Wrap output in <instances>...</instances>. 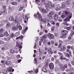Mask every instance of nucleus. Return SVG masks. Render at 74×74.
<instances>
[{
  "mask_svg": "<svg viewBox=\"0 0 74 74\" xmlns=\"http://www.w3.org/2000/svg\"><path fill=\"white\" fill-rule=\"evenodd\" d=\"M38 72V69H36L35 71V73L36 74H37Z\"/></svg>",
  "mask_w": 74,
  "mask_h": 74,
  "instance_id": "obj_45",
  "label": "nucleus"
},
{
  "mask_svg": "<svg viewBox=\"0 0 74 74\" xmlns=\"http://www.w3.org/2000/svg\"><path fill=\"white\" fill-rule=\"evenodd\" d=\"M5 63L7 65H10V64H11V61H6L5 62Z\"/></svg>",
  "mask_w": 74,
  "mask_h": 74,
  "instance_id": "obj_12",
  "label": "nucleus"
},
{
  "mask_svg": "<svg viewBox=\"0 0 74 74\" xmlns=\"http://www.w3.org/2000/svg\"><path fill=\"white\" fill-rule=\"evenodd\" d=\"M47 36L50 39H53L54 38V36L50 33H48L47 34Z\"/></svg>",
  "mask_w": 74,
  "mask_h": 74,
  "instance_id": "obj_6",
  "label": "nucleus"
},
{
  "mask_svg": "<svg viewBox=\"0 0 74 74\" xmlns=\"http://www.w3.org/2000/svg\"><path fill=\"white\" fill-rule=\"evenodd\" d=\"M28 73H30V74L33 73V71H28Z\"/></svg>",
  "mask_w": 74,
  "mask_h": 74,
  "instance_id": "obj_57",
  "label": "nucleus"
},
{
  "mask_svg": "<svg viewBox=\"0 0 74 74\" xmlns=\"http://www.w3.org/2000/svg\"><path fill=\"white\" fill-rule=\"evenodd\" d=\"M12 29L13 30H17V28H16L15 26L13 27Z\"/></svg>",
  "mask_w": 74,
  "mask_h": 74,
  "instance_id": "obj_27",
  "label": "nucleus"
},
{
  "mask_svg": "<svg viewBox=\"0 0 74 74\" xmlns=\"http://www.w3.org/2000/svg\"><path fill=\"white\" fill-rule=\"evenodd\" d=\"M49 66L50 69L52 70L54 68V65L53 63H50L49 64Z\"/></svg>",
  "mask_w": 74,
  "mask_h": 74,
  "instance_id": "obj_7",
  "label": "nucleus"
},
{
  "mask_svg": "<svg viewBox=\"0 0 74 74\" xmlns=\"http://www.w3.org/2000/svg\"><path fill=\"white\" fill-rule=\"evenodd\" d=\"M10 52L12 53H14V52H15V50L14 49H11Z\"/></svg>",
  "mask_w": 74,
  "mask_h": 74,
  "instance_id": "obj_29",
  "label": "nucleus"
},
{
  "mask_svg": "<svg viewBox=\"0 0 74 74\" xmlns=\"http://www.w3.org/2000/svg\"><path fill=\"white\" fill-rule=\"evenodd\" d=\"M63 59H64V60H66V61H69V59L66 58H62V60Z\"/></svg>",
  "mask_w": 74,
  "mask_h": 74,
  "instance_id": "obj_42",
  "label": "nucleus"
},
{
  "mask_svg": "<svg viewBox=\"0 0 74 74\" xmlns=\"http://www.w3.org/2000/svg\"><path fill=\"white\" fill-rule=\"evenodd\" d=\"M63 12L65 13L66 15H68V14H69V12H67L66 11H64Z\"/></svg>",
  "mask_w": 74,
  "mask_h": 74,
  "instance_id": "obj_39",
  "label": "nucleus"
},
{
  "mask_svg": "<svg viewBox=\"0 0 74 74\" xmlns=\"http://www.w3.org/2000/svg\"><path fill=\"white\" fill-rule=\"evenodd\" d=\"M19 30H22V27L21 26H20L18 28Z\"/></svg>",
  "mask_w": 74,
  "mask_h": 74,
  "instance_id": "obj_50",
  "label": "nucleus"
},
{
  "mask_svg": "<svg viewBox=\"0 0 74 74\" xmlns=\"http://www.w3.org/2000/svg\"><path fill=\"white\" fill-rule=\"evenodd\" d=\"M3 13V15H5L7 14V11H4L3 12L1 11L0 12V15H1V14Z\"/></svg>",
  "mask_w": 74,
  "mask_h": 74,
  "instance_id": "obj_18",
  "label": "nucleus"
},
{
  "mask_svg": "<svg viewBox=\"0 0 74 74\" xmlns=\"http://www.w3.org/2000/svg\"><path fill=\"white\" fill-rule=\"evenodd\" d=\"M28 29H27V27H26L25 29V30L24 31H23L22 33H23V34H25V32Z\"/></svg>",
  "mask_w": 74,
  "mask_h": 74,
  "instance_id": "obj_28",
  "label": "nucleus"
},
{
  "mask_svg": "<svg viewBox=\"0 0 74 74\" xmlns=\"http://www.w3.org/2000/svg\"><path fill=\"white\" fill-rule=\"evenodd\" d=\"M14 17L12 16H10L9 18V20L10 21H14Z\"/></svg>",
  "mask_w": 74,
  "mask_h": 74,
  "instance_id": "obj_11",
  "label": "nucleus"
},
{
  "mask_svg": "<svg viewBox=\"0 0 74 74\" xmlns=\"http://www.w3.org/2000/svg\"><path fill=\"white\" fill-rule=\"evenodd\" d=\"M41 3L44 4L45 3V0H41Z\"/></svg>",
  "mask_w": 74,
  "mask_h": 74,
  "instance_id": "obj_47",
  "label": "nucleus"
},
{
  "mask_svg": "<svg viewBox=\"0 0 74 74\" xmlns=\"http://www.w3.org/2000/svg\"><path fill=\"white\" fill-rule=\"evenodd\" d=\"M55 20V19L54 18L50 19H49V21H50L51 23H52L54 22Z\"/></svg>",
  "mask_w": 74,
  "mask_h": 74,
  "instance_id": "obj_22",
  "label": "nucleus"
},
{
  "mask_svg": "<svg viewBox=\"0 0 74 74\" xmlns=\"http://www.w3.org/2000/svg\"><path fill=\"white\" fill-rule=\"evenodd\" d=\"M61 70L62 71H64V70H65V68H64V66L63 65H62L61 66Z\"/></svg>",
  "mask_w": 74,
  "mask_h": 74,
  "instance_id": "obj_24",
  "label": "nucleus"
},
{
  "mask_svg": "<svg viewBox=\"0 0 74 74\" xmlns=\"http://www.w3.org/2000/svg\"><path fill=\"white\" fill-rule=\"evenodd\" d=\"M4 42L3 41H0V44H3Z\"/></svg>",
  "mask_w": 74,
  "mask_h": 74,
  "instance_id": "obj_53",
  "label": "nucleus"
},
{
  "mask_svg": "<svg viewBox=\"0 0 74 74\" xmlns=\"http://www.w3.org/2000/svg\"><path fill=\"white\" fill-rule=\"evenodd\" d=\"M5 35V34L3 32H1V34L0 37H3Z\"/></svg>",
  "mask_w": 74,
  "mask_h": 74,
  "instance_id": "obj_31",
  "label": "nucleus"
},
{
  "mask_svg": "<svg viewBox=\"0 0 74 74\" xmlns=\"http://www.w3.org/2000/svg\"><path fill=\"white\" fill-rule=\"evenodd\" d=\"M14 22L16 23H17L19 22V20L18 19H16L15 20Z\"/></svg>",
  "mask_w": 74,
  "mask_h": 74,
  "instance_id": "obj_37",
  "label": "nucleus"
},
{
  "mask_svg": "<svg viewBox=\"0 0 74 74\" xmlns=\"http://www.w3.org/2000/svg\"><path fill=\"white\" fill-rule=\"evenodd\" d=\"M43 23H46V20L45 19V20H43Z\"/></svg>",
  "mask_w": 74,
  "mask_h": 74,
  "instance_id": "obj_60",
  "label": "nucleus"
},
{
  "mask_svg": "<svg viewBox=\"0 0 74 74\" xmlns=\"http://www.w3.org/2000/svg\"><path fill=\"white\" fill-rule=\"evenodd\" d=\"M63 24H64V25H66V26H68V25H69V24H68L66 22H64L63 23Z\"/></svg>",
  "mask_w": 74,
  "mask_h": 74,
  "instance_id": "obj_36",
  "label": "nucleus"
},
{
  "mask_svg": "<svg viewBox=\"0 0 74 74\" xmlns=\"http://www.w3.org/2000/svg\"><path fill=\"white\" fill-rule=\"evenodd\" d=\"M3 32V29L1 28L0 29V33H1V32Z\"/></svg>",
  "mask_w": 74,
  "mask_h": 74,
  "instance_id": "obj_49",
  "label": "nucleus"
},
{
  "mask_svg": "<svg viewBox=\"0 0 74 74\" xmlns=\"http://www.w3.org/2000/svg\"><path fill=\"white\" fill-rule=\"evenodd\" d=\"M12 5H18V3L16 2H13L11 3Z\"/></svg>",
  "mask_w": 74,
  "mask_h": 74,
  "instance_id": "obj_23",
  "label": "nucleus"
},
{
  "mask_svg": "<svg viewBox=\"0 0 74 74\" xmlns=\"http://www.w3.org/2000/svg\"><path fill=\"white\" fill-rule=\"evenodd\" d=\"M74 35V32H72L71 34L70 35V37H73V35Z\"/></svg>",
  "mask_w": 74,
  "mask_h": 74,
  "instance_id": "obj_34",
  "label": "nucleus"
},
{
  "mask_svg": "<svg viewBox=\"0 0 74 74\" xmlns=\"http://www.w3.org/2000/svg\"><path fill=\"white\" fill-rule=\"evenodd\" d=\"M47 45H51V42H47Z\"/></svg>",
  "mask_w": 74,
  "mask_h": 74,
  "instance_id": "obj_58",
  "label": "nucleus"
},
{
  "mask_svg": "<svg viewBox=\"0 0 74 74\" xmlns=\"http://www.w3.org/2000/svg\"><path fill=\"white\" fill-rule=\"evenodd\" d=\"M47 16L49 18H52V16L49 13L47 14Z\"/></svg>",
  "mask_w": 74,
  "mask_h": 74,
  "instance_id": "obj_25",
  "label": "nucleus"
},
{
  "mask_svg": "<svg viewBox=\"0 0 74 74\" xmlns=\"http://www.w3.org/2000/svg\"><path fill=\"white\" fill-rule=\"evenodd\" d=\"M68 31L66 30H62L61 32V34L63 36H60V38H66V35L67 34V33H68Z\"/></svg>",
  "mask_w": 74,
  "mask_h": 74,
  "instance_id": "obj_2",
  "label": "nucleus"
},
{
  "mask_svg": "<svg viewBox=\"0 0 74 74\" xmlns=\"http://www.w3.org/2000/svg\"><path fill=\"white\" fill-rule=\"evenodd\" d=\"M49 14L51 15H53V12L52 11H51V12H50V13H49Z\"/></svg>",
  "mask_w": 74,
  "mask_h": 74,
  "instance_id": "obj_46",
  "label": "nucleus"
},
{
  "mask_svg": "<svg viewBox=\"0 0 74 74\" xmlns=\"http://www.w3.org/2000/svg\"><path fill=\"white\" fill-rule=\"evenodd\" d=\"M45 5L47 10H48L49 8H55V4H52V2L48 1H47V3H45Z\"/></svg>",
  "mask_w": 74,
  "mask_h": 74,
  "instance_id": "obj_1",
  "label": "nucleus"
},
{
  "mask_svg": "<svg viewBox=\"0 0 74 74\" xmlns=\"http://www.w3.org/2000/svg\"><path fill=\"white\" fill-rule=\"evenodd\" d=\"M67 52L68 53H69V55H71V51L70 49H67L66 50Z\"/></svg>",
  "mask_w": 74,
  "mask_h": 74,
  "instance_id": "obj_20",
  "label": "nucleus"
},
{
  "mask_svg": "<svg viewBox=\"0 0 74 74\" xmlns=\"http://www.w3.org/2000/svg\"><path fill=\"white\" fill-rule=\"evenodd\" d=\"M56 26L57 27H58V26H59V23H56Z\"/></svg>",
  "mask_w": 74,
  "mask_h": 74,
  "instance_id": "obj_51",
  "label": "nucleus"
},
{
  "mask_svg": "<svg viewBox=\"0 0 74 74\" xmlns=\"http://www.w3.org/2000/svg\"><path fill=\"white\" fill-rule=\"evenodd\" d=\"M67 48H68V49H70V48H71V46H68L67 47Z\"/></svg>",
  "mask_w": 74,
  "mask_h": 74,
  "instance_id": "obj_62",
  "label": "nucleus"
},
{
  "mask_svg": "<svg viewBox=\"0 0 74 74\" xmlns=\"http://www.w3.org/2000/svg\"><path fill=\"white\" fill-rule=\"evenodd\" d=\"M47 26L48 27H51V25L49 23H48L47 24Z\"/></svg>",
  "mask_w": 74,
  "mask_h": 74,
  "instance_id": "obj_43",
  "label": "nucleus"
},
{
  "mask_svg": "<svg viewBox=\"0 0 74 74\" xmlns=\"http://www.w3.org/2000/svg\"><path fill=\"white\" fill-rule=\"evenodd\" d=\"M23 18L24 19H26V20H28V18L27 17V16L26 15L23 16Z\"/></svg>",
  "mask_w": 74,
  "mask_h": 74,
  "instance_id": "obj_32",
  "label": "nucleus"
},
{
  "mask_svg": "<svg viewBox=\"0 0 74 74\" xmlns=\"http://www.w3.org/2000/svg\"><path fill=\"white\" fill-rule=\"evenodd\" d=\"M55 29V26H53L51 27V31H53Z\"/></svg>",
  "mask_w": 74,
  "mask_h": 74,
  "instance_id": "obj_35",
  "label": "nucleus"
},
{
  "mask_svg": "<svg viewBox=\"0 0 74 74\" xmlns=\"http://www.w3.org/2000/svg\"><path fill=\"white\" fill-rule=\"evenodd\" d=\"M71 17H72V14H71V13H69V16L67 17L66 18L64 19V21H70V18H71Z\"/></svg>",
  "mask_w": 74,
  "mask_h": 74,
  "instance_id": "obj_4",
  "label": "nucleus"
},
{
  "mask_svg": "<svg viewBox=\"0 0 74 74\" xmlns=\"http://www.w3.org/2000/svg\"><path fill=\"white\" fill-rule=\"evenodd\" d=\"M40 8V11H41V12H42V13H43V14H44V13H47V11L45 9L42 8L41 9H41L40 8Z\"/></svg>",
  "mask_w": 74,
  "mask_h": 74,
  "instance_id": "obj_9",
  "label": "nucleus"
},
{
  "mask_svg": "<svg viewBox=\"0 0 74 74\" xmlns=\"http://www.w3.org/2000/svg\"><path fill=\"white\" fill-rule=\"evenodd\" d=\"M60 49L61 50H62V51H64L66 49V48L65 47V46H61L60 47Z\"/></svg>",
  "mask_w": 74,
  "mask_h": 74,
  "instance_id": "obj_16",
  "label": "nucleus"
},
{
  "mask_svg": "<svg viewBox=\"0 0 74 74\" xmlns=\"http://www.w3.org/2000/svg\"><path fill=\"white\" fill-rule=\"evenodd\" d=\"M46 36L43 35L42 37L40 39V41L42 42H43V41L46 38Z\"/></svg>",
  "mask_w": 74,
  "mask_h": 74,
  "instance_id": "obj_10",
  "label": "nucleus"
},
{
  "mask_svg": "<svg viewBox=\"0 0 74 74\" xmlns=\"http://www.w3.org/2000/svg\"><path fill=\"white\" fill-rule=\"evenodd\" d=\"M14 34L13 33H12L11 34H10V37H14Z\"/></svg>",
  "mask_w": 74,
  "mask_h": 74,
  "instance_id": "obj_30",
  "label": "nucleus"
},
{
  "mask_svg": "<svg viewBox=\"0 0 74 74\" xmlns=\"http://www.w3.org/2000/svg\"><path fill=\"white\" fill-rule=\"evenodd\" d=\"M54 35L55 36H58V34L57 33H55Z\"/></svg>",
  "mask_w": 74,
  "mask_h": 74,
  "instance_id": "obj_59",
  "label": "nucleus"
},
{
  "mask_svg": "<svg viewBox=\"0 0 74 74\" xmlns=\"http://www.w3.org/2000/svg\"><path fill=\"white\" fill-rule=\"evenodd\" d=\"M7 70L9 72H11V71L13 72L14 71V69H12V67H10L7 69Z\"/></svg>",
  "mask_w": 74,
  "mask_h": 74,
  "instance_id": "obj_8",
  "label": "nucleus"
},
{
  "mask_svg": "<svg viewBox=\"0 0 74 74\" xmlns=\"http://www.w3.org/2000/svg\"><path fill=\"white\" fill-rule=\"evenodd\" d=\"M62 8H66V5L64 4H63L62 5Z\"/></svg>",
  "mask_w": 74,
  "mask_h": 74,
  "instance_id": "obj_38",
  "label": "nucleus"
},
{
  "mask_svg": "<svg viewBox=\"0 0 74 74\" xmlns=\"http://www.w3.org/2000/svg\"><path fill=\"white\" fill-rule=\"evenodd\" d=\"M66 56H67L68 58H69V53H67L66 54Z\"/></svg>",
  "mask_w": 74,
  "mask_h": 74,
  "instance_id": "obj_61",
  "label": "nucleus"
},
{
  "mask_svg": "<svg viewBox=\"0 0 74 74\" xmlns=\"http://www.w3.org/2000/svg\"><path fill=\"white\" fill-rule=\"evenodd\" d=\"M19 38L20 39H22V38H23V36H22V35L19 36Z\"/></svg>",
  "mask_w": 74,
  "mask_h": 74,
  "instance_id": "obj_52",
  "label": "nucleus"
},
{
  "mask_svg": "<svg viewBox=\"0 0 74 74\" xmlns=\"http://www.w3.org/2000/svg\"><path fill=\"white\" fill-rule=\"evenodd\" d=\"M48 52L49 54H51L52 53V49L51 48H49L48 50Z\"/></svg>",
  "mask_w": 74,
  "mask_h": 74,
  "instance_id": "obj_14",
  "label": "nucleus"
},
{
  "mask_svg": "<svg viewBox=\"0 0 74 74\" xmlns=\"http://www.w3.org/2000/svg\"><path fill=\"white\" fill-rule=\"evenodd\" d=\"M21 26H20V24L19 23H18L17 25V28H19Z\"/></svg>",
  "mask_w": 74,
  "mask_h": 74,
  "instance_id": "obj_44",
  "label": "nucleus"
},
{
  "mask_svg": "<svg viewBox=\"0 0 74 74\" xmlns=\"http://www.w3.org/2000/svg\"><path fill=\"white\" fill-rule=\"evenodd\" d=\"M3 74H7V71L6 70H3L2 71Z\"/></svg>",
  "mask_w": 74,
  "mask_h": 74,
  "instance_id": "obj_26",
  "label": "nucleus"
},
{
  "mask_svg": "<svg viewBox=\"0 0 74 74\" xmlns=\"http://www.w3.org/2000/svg\"><path fill=\"white\" fill-rule=\"evenodd\" d=\"M53 17L56 18V19H58V15L56 14H55L53 16Z\"/></svg>",
  "mask_w": 74,
  "mask_h": 74,
  "instance_id": "obj_21",
  "label": "nucleus"
},
{
  "mask_svg": "<svg viewBox=\"0 0 74 74\" xmlns=\"http://www.w3.org/2000/svg\"><path fill=\"white\" fill-rule=\"evenodd\" d=\"M34 60H35V62L36 64H37V60H36V58H35Z\"/></svg>",
  "mask_w": 74,
  "mask_h": 74,
  "instance_id": "obj_48",
  "label": "nucleus"
},
{
  "mask_svg": "<svg viewBox=\"0 0 74 74\" xmlns=\"http://www.w3.org/2000/svg\"><path fill=\"white\" fill-rule=\"evenodd\" d=\"M51 44H54V41L53 40L51 41Z\"/></svg>",
  "mask_w": 74,
  "mask_h": 74,
  "instance_id": "obj_55",
  "label": "nucleus"
},
{
  "mask_svg": "<svg viewBox=\"0 0 74 74\" xmlns=\"http://www.w3.org/2000/svg\"><path fill=\"white\" fill-rule=\"evenodd\" d=\"M11 24L9 22L7 23L6 24V26L7 27H11Z\"/></svg>",
  "mask_w": 74,
  "mask_h": 74,
  "instance_id": "obj_19",
  "label": "nucleus"
},
{
  "mask_svg": "<svg viewBox=\"0 0 74 74\" xmlns=\"http://www.w3.org/2000/svg\"><path fill=\"white\" fill-rule=\"evenodd\" d=\"M20 41H17L16 44V46L20 49H21V48H22V45H20Z\"/></svg>",
  "mask_w": 74,
  "mask_h": 74,
  "instance_id": "obj_5",
  "label": "nucleus"
},
{
  "mask_svg": "<svg viewBox=\"0 0 74 74\" xmlns=\"http://www.w3.org/2000/svg\"><path fill=\"white\" fill-rule=\"evenodd\" d=\"M34 16L36 17V18H37V16H38L40 19V21H42V16H41V15L40 14H39V12H38L37 14H35Z\"/></svg>",
  "mask_w": 74,
  "mask_h": 74,
  "instance_id": "obj_3",
  "label": "nucleus"
},
{
  "mask_svg": "<svg viewBox=\"0 0 74 74\" xmlns=\"http://www.w3.org/2000/svg\"><path fill=\"white\" fill-rule=\"evenodd\" d=\"M5 62V61L4 60H2L1 61V62L2 63H4Z\"/></svg>",
  "mask_w": 74,
  "mask_h": 74,
  "instance_id": "obj_64",
  "label": "nucleus"
},
{
  "mask_svg": "<svg viewBox=\"0 0 74 74\" xmlns=\"http://www.w3.org/2000/svg\"><path fill=\"white\" fill-rule=\"evenodd\" d=\"M69 71H74V69L73 68H71L69 69Z\"/></svg>",
  "mask_w": 74,
  "mask_h": 74,
  "instance_id": "obj_33",
  "label": "nucleus"
},
{
  "mask_svg": "<svg viewBox=\"0 0 74 74\" xmlns=\"http://www.w3.org/2000/svg\"><path fill=\"white\" fill-rule=\"evenodd\" d=\"M15 34L16 36H19V33L17 32Z\"/></svg>",
  "mask_w": 74,
  "mask_h": 74,
  "instance_id": "obj_41",
  "label": "nucleus"
},
{
  "mask_svg": "<svg viewBox=\"0 0 74 74\" xmlns=\"http://www.w3.org/2000/svg\"><path fill=\"white\" fill-rule=\"evenodd\" d=\"M64 68H67V64H65L64 66Z\"/></svg>",
  "mask_w": 74,
  "mask_h": 74,
  "instance_id": "obj_56",
  "label": "nucleus"
},
{
  "mask_svg": "<svg viewBox=\"0 0 74 74\" xmlns=\"http://www.w3.org/2000/svg\"><path fill=\"white\" fill-rule=\"evenodd\" d=\"M47 67H48V65H45L43 67H45V69H46Z\"/></svg>",
  "mask_w": 74,
  "mask_h": 74,
  "instance_id": "obj_54",
  "label": "nucleus"
},
{
  "mask_svg": "<svg viewBox=\"0 0 74 74\" xmlns=\"http://www.w3.org/2000/svg\"><path fill=\"white\" fill-rule=\"evenodd\" d=\"M42 70L43 71V72H45V73H47V69L45 67H43L42 69Z\"/></svg>",
  "mask_w": 74,
  "mask_h": 74,
  "instance_id": "obj_13",
  "label": "nucleus"
},
{
  "mask_svg": "<svg viewBox=\"0 0 74 74\" xmlns=\"http://www.w3.org/2000/svg\"><path fill=\"white\" fill-rule=\"evenodd\" d=\"M61 10V7L59 6L57 7L56 8V11H59Z\"/></svg>",
  "mask_w": 74,
  "mask_h": 74,
  "instance_id": "obj_15",
  "label": "nucleus"
},
{
  "mask_svg": "<svg viewBox=\"0 0 74 74\" xmlns=\"http://www.w3.org/2000/svg\"><path fill=\"white\" fill-rule=\"evenodd\" d=\"M23 8H24V7H20L19 9V11H21L23 9Z\"/></svg>",
  "mask_w": 74,
  "mask_h": 74,
  "instance_id": "obj_40",
  "label": "nucleus"
},
{
  "mask_svg": "<svg viewBox=\"0 0 74 74\" xmlns=\"http://www.w3.org/2000/svg\"><path fill=\"white\" fill-rule=\"evenodd\" d=\"M59 54L60 56V59L61 60H63V56L62 55L61 53H59Z\"/></svg>",
  "mask_w": 74,
  "mask_h": 74,
  "instance_id": "obj_17",
  "label": "nucleus"
},
{
  "mask_svg": "<svg viewBox=\"0 0 74 74\" xmlns=\"http://www.w3.org/2000/svg\"><path fill=\"white\" fill-rule=\"evenodd\" d=\"M44 31L46 33H48V31L47 29L45 30H44Z\"/></svg>",
  "mask_w": 74,
  "mask_h": 74,
  "instance_id": "obj_63",
  "label": "nucleus"
}]
</instances>
